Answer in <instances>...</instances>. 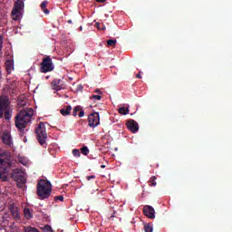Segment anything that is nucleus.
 <instances>
[{"mask_svg":"<svg viewBox=\"0 0 232 232\" xmlns=\"http://www.w3.org/2000/svg\"><path fill=\"white\" fill-rule=\"evenodd\" d=\"M97 28L99 30H102V31L106 30V27L104 25H101V24H97Z\"/></svg>","mask_w":232,"mask_h":232,"instance_id":"72a5a7b5","label":"nucleus"},{"mask_svg":"<svg viewBox=\"0 0 232 232\" xmlns=\"http://www.w3.org/2000/svg\"><path fill=\"white\" fill-rule=\"evenodd\" d=\"M24 232H40L37 228L32 227H25Z\"/></svg>","mask_w":232,"mask_h":232,"instance_id":"5701e85b","label":"nucleus"},{"mask_svg":"<svg viewBox=\"0 0 232 232\" xmlns=\"http://www.w3.org/2000/svg\"><path fill=\"white\" fill-rule=\"evenodd\" d=\"M116 44H117V40H107L108 46L115 47Z\"/></svg>","mask_w":232,"mask_h":232,"instance_id":"a878e982","label":"nucleus"},{"mask_svg":"<svg viewBox=\"0 0 232 232\" xmlns=\"http://www.w3.org/2000/svg\"><path fill=\"white\" fill-rule=\"evenodd\" d=\"M127 129L132 133H137L140 130L139 123L135 120H129L127 121Z\"/></svg>","mask_w":232,"mask_h":232,"instance_id":"9d476101","label":"nucleus"},{"mask_svg":"<svg viewBox=\"0 0 232 232\" xmlns=\"http://www.w3.org/2000/svg\"><path fill=\"white\" fill-rule=\"evenodd\" d=\"M82 111V106L77 105L73 110H72V117H77V113Z\"/></svg>","mask_w":232,"mask_h":232,"instance_id":"b1692460","label":"nucleus"},{"mask_svg":"<svg viewBox=\"0 0 232 232\" xmlns=\"http://www.w3.org/2000/svg\"><path fill=\"white\" fill-rule=\"evenodd\" d=\"M67 23H69L70 24L72 23V20H69V21H67Z\"/></svg>","mask_w":232,"mask_h":232,"instance_id":"79ce46f5","label":"nucleus"},{"mask_svg":"<svg viewBox=\"0 0 232 232\" xmlns=\"http://www.w3.org/2000/svg\"><path fill=\"white\" fill-rule=\"evenodd\" d=\"M27 99L24 96H20L18 99V105L20 108H24L26 106Z\"/></svg>","mask_w":232,"mask_h":232,"instance_id":"2eb2a0df","label":"nucleus"},{"mask_svg":"<svg viewBox=\"0 0 232 232\" xmlns=\"http://www.w3.org/2000/svg\"><path fill=\"white\" fill-rule=\"evenodd\" d=\"M24 215L26 219H30L33 218V214H32L31 210L27 208H25L24 209Z\"/></svg>","mask_w":232,"mask_h":232,"instance_id":"a211bd4d","label":"nucleus"},{"mask_svg":"<svg viewBox=\"0 0 232 232\" xmlns=\"http://www.w3.org/2000/svg\"><path fill=\"white\" fill-rule=\"evenodd\" d=\"M52 193V184L47 179H40L37 184V195L40 199L49 198Z\"/></svg>","mask_w":232,"mask_h":232,"instance_id":"f03ea898","label":"nucleus"},{"mask_svg":"<svg viewBox=\"0 0 232 232\" xmlns=\"http://www.w3.org/2000/svg\"><path fill=\"white\" fill-rule=\"evenodd\" d=\"M2 48H3V37L0 35V55L2 54Z\"/></svg>","mask_w":232,"mask_h":232,"instance_id":"473e14b6","label":"nucleus"},{"mask_svg":"<svg viewBox=\"0 0 232 232\" xmlns=\"http://www.w3.org/2000/svg\"><path fill=\"white\" fill-rule=\"evenodd\" d=\"M20 162L23 163L22 160H21V159H20ZM23 164H24V163H23Z\"/></svg>","mask_w":232,"mask_h":232,"instance_id":"c03bdc74","label":"nucleus"},{"mask_svg":"<svg viewBox=\"0 0 232 232\" xmlns=\"http://www.w3.org/2000/svg\"><path fill=\"white\" fill-rule=\"evenodd\" d=\"M0 80H1V72H0Z\"/></svg>","mask_w":232,"mask_h":232,"instance_id":"a18cd8bd","label":"nucleus"},{"mask_svg":"<svg viewBox=\"0 0 232 232\" xmlns=\"http://www.w3.org/2000/svg\"><path fill=\"white\" fill-rule=\"evenodd\" d=\"M72 155H74V157L79 158V157H81V151L78 149H74L72 150Z\"/></svg>","mask_w":232,"mask_h":232,"instance_id":"c85d7f7f","label":"nucleus"},{"mask_svg":"<svg viewBox=\"0 0 232 232\" xmlns=\"http://www.w3.org/2000/svg\"><path fill=\"white\" fill-rule=\"evenodd\" d=\"M102 99V95H92L90 97V100H96V101H101Z\"/></svg>","mask_w":232,"mask_h":232,"instance_id":"cd10ccee","label":"nucleus"},{"mask_svg":"<svg viewBox=\"0 0 232 232\" xmlns=\"http://www.w3.org/2000/svg\"><path fill=\"white\" fill-rule=\"evenodd\" d=\"M11 177L20 187H23L26 183L25 174L21 169H14L11 172Z\"/></svg>","mask_w":232,"mask_h":232,"instance_id":"39448f33","label":"nucleus"},{"mask_svg":"<svg viewBox=\"0 0 232 232\" xmlns=\"http://www.w3.org/2000/svg\"><path fill=\"white\" fill-rule=\"evenodd\" d=\"M47 4H48V3H47L46 1H44V2H43L42 5H41L42 10H43L44 13L46 14H48L50 13L49 10L46 8Z\"/></svg>","mask_w":232,"mask_h":232,"instance_id":"4be33fe9","label":"nucleus"},{"mask_svg":"<svg viewBox=\"0 0 232 232\" xmlns=\"http://www.w3.org/2000/svg\"><path fill=\"white\" fill-rule=\"evenodd\" d=\"M2 141L8 148H12L13 140H12V136H11V134L9 132H4L3 133V135H2Z\"/></svg>","mask_w":232,"mask_h":232,"instance_id":"f8f14e48","label":"nucleus"},{"mask_svg":"<svg viewBox=\"0 0 232 232\" xmlns=\"http://www.w3.org/2000/svg\"><path fill=\"white\" fill-rule=\"evenodd\" d=\"M94 93H97L98 95H102V92H101L100 89H95Z\"/></svg>","mask_w":232,"mask_h":232,"instance_id":"c9c22d12","label":"nucleus"},{"mask_svg":"<svg viewBox=\"0 0 232 232\" xmlns=\"http://www.w3.org/2000/svg\"><path fill=\"white\" fill-rule=\"evenodd\" d=\"M36 139L41 146H44L47 140V133L44 122L41 121L35 130Z\"/></svg>","mask_w":232,"mask_h":232,"instance_id":"20e7f679","label":"nucleus"},{"mask_svg":"<svg viewBox=\"0 0 232 232\" xmlns=\"http://www.w3.org/2000/svg\"><path fill=\"white\" fill-rule=\"evenodd\" d=\"M118 111L121 115H128L130 113V109L129 107H120Z\"/></svg>","mask_w":232,"mask_h":232,"instance_id":"f3484780","label":"nucleus"},{"mask_svg":"<svg viewBox=\"0 0 232 232\" xmlns=\"http://www.w3.org/2000/svg\"><path fill=\"white\" fill-rule=\"evenodd\" d=\"M10 105V101L7 96L0 97V119L3 118L5 111L8 110Z\"/></svg>","mask_w":232,"mask_h":232,"instance_id":"1a4fd4ad","label":"nucleus"},{"mask_svg":"<svg viewBox=\"0 0 232 232\" xmlns=\"http://www.w3.org/2000/svg\"><path fill=\"white\" fill-rule=\"evenodd\" d=\"M82 27H80V31H82Z\"/></svg>","mask_w":232,"mask_h":232,"instance_id":"37998d69","label":"nucleus"},{"mask_svg":"<svg viewBox=\"0 0 232 232\" xmlns=\"http://www.w3.org/2000/svg\"><path fill=\"white\" fill-rule=\"evenodd\" d=\"M12 162L10 160V154L7 153L6 159L0 158V179L3 182L8 180L9 171L11 170Z\"/></svg>","mask_w":232,"mask_h":232,"instance_id":"7ed1b4c3","label":"nucleus"},{"mask_svg":"<svg viewBox=\"0 0 232 232\" xmlns=\"http://www.w3.org/2000/svg\"><path fill=\"white\" fill-rule=\"evenodd\" d=\"M51 86H52L53 90L59 92L60 90H63V81L55 79L51 83Z\"/></svg>","mask_w":232,"mask_h":232,"instance_id":"ddd939ff","label":"nucleus"},{"mask_svg":"<svg viewBox=\"0 0 232 232\" xmlns=\"http://www.w3.org/2000/svg\"><path fill=\"white\" fill-rule=\"evenodd\" d=\"M44 231H46V232H53L52 227L49 226V225H46L44 227Z\"/></svg>","mask_w":232,"mask_h":232,"instance_id":"7c9ffc66","label":"nucleus"},{"mask_svg":"<svg viewBox=\"0 0 232 232\" xmlns=\"http://www.w3.org/2000/svg\"><path fill=\"white\" fill-rule=\"evenodd\" d=\"M114 218H115V216H114V215H111V216L109 218V219H110V220H113Z\"/></svg>","mask_w":232,"mask_h":232,"instance_id":"58836bf2","label":"nucleus"},{"mask_svg":"<svg viewBox=\"0 0 232 232\" xmlns=\"http://www.w3.org/2000/svg\"><path fill=\"white\" fill-rule=\"evenodd\" d=\"M82 155L87 156L90 153V150L87 146H83L80 149Z\"/></svg>","mask_w":232,"mask_h":232,"instance_id":"aec40b11","label":"nucleus"},{"mask_svg":"<svg viewBox=\"0 0 232 232\" xmlns=\"http://www.w3.org/2000/svg\"><path fill=\"white\" fill-rule=\"evenodd\" d=\"M96 178V176H87L86 177V179L87 180H91V179H95Z\"/></svg>","mask_w":232,"mask_h":232,"instance_id":"e433bc0d","label":"nucleus"},{"mask_svg":"<svg viewBox=\"0 0 232 232\" xmlns=\"http://www.w3.org/2000/svg\"><path fill=\"white\" fill-rule=\"evenodd\" d=\"M34 111L33 108H29L28 110H23L17 113L14 119V123L16 128L24 132V130L31 124V120L34 116Z\"/></svg>","mask_w":232,"mask_h":232,"instance_id":"f257e3e1","label":"nucleus"},{"mask_svg":"<svg viewBox=\"0 0 232 232\" xmlns=\"http://www.w3.org/2000/svg\"><path fill=\"white\" fill-rule=\"evenodd\" d=\"M83 87L82 85H77L76 87V92H82Z\"/></svg>","mask_w":232,"mask_h":232,"instance_id":"2f4dec72","label":"nucleus"},{"mask_svg":"<svg viewBox=\"0 0 232 232\" xmlns=\"http://www.w3.org/2000/svg\"><path fill=\"white\" fill-rule=\"evenodd\" d=\"M106 165H101V169H105Z\"/></svg>","mask_w":232,"mask_h":232,"instance_id":"a19ab883","label":"nucleus"},{"mask_svg":"<svg viewBox=\"0 0 232 232\" xmlns=\"http://www.w3.org/2000/svg\"><path fill=\"white\" fill-rule=\"evenodd\" d=\"M54 69V65L53 63V60L50 56L45 57L41 63V72L42 73H48V72H52Z\"/></svg>","mask_w":232,"mask_h":232,"instance_id":"0eeeda50","label":"nucleus"},{"mask_svg":"<svg viewBox=\"0 0 232 232\" xmlns=\"http://www.w3.org/2000/svg\"><path fill=\"white\" fill-rule=\"evenodd\" d=\"M143 214L150 219L155 218V208L151 206L146 205L143 207Z\"/></svg>","mask_w":232,"mask_h":232,"instance_id":"9b49d317","label":"nucleus"},{"mask_svg":"<svg viewBox=\"0 0 232 232\" xmlns=\"http://www.w3.org/2000/svg\"><path fill=\"white\" fill-rule=\"evenodd\" d=\"M5 68H6L7 73H11L12 70L14 69L13 62L10 60H7L5 62Z\"/></svg>","mask_w":232,"mask_h":232,"instance_id":"dca6fc26","label":"nucleus"},{"mask_svg":"<svg viewBox=\"0 0 232 232\" xmlns=\"http://www.w3.org/2000/svg\"><path fill=\"white\" fill-rule=\"evenodd\" d=\"M24 2L22 0H17L11 13V15L14 21L20 20L22 16V11L24 10Z\"/></svg>","mask_w":232,"mask_h":232,"instance_id":"423d86ee","label":"nucleus"},{"mask_svg":"<svg viewBox=\"0 0 232 232\" xmlns=\"http://www.w3.org/2000/svg\"><path fill=\"white\" fill-rule=\"evenodd\" d=\"M4 111H5V120L9 121L11 119V114L9 112V110L7 109V110H5Z\"/></svg>","mask_w":232,"mask_h":232,"instance_id":"bb28decb","label":"nucleus"},{"mask_svg":"<svg viewBox=\"0 0 232 232\" xmlns=\"http://www.w3.org/2000/svg\"><path fill=\"white\" fill-rule=\"evenodd\" d=\"M144 231L145 232H153V227H151V225H150V224H146L144 226Z\"/></svg>","mask_w":232,"mask_h":232,"instance_id":"393cba45","label":"nucleus"},{"mask_svg":"<svg viewBox=\"0 0 232 232\" xmlns=\"http://www.w3.org/2000/svg\"><path fill=\"white\" fill-rule=\"evenodd\" d=\"M106 0H96L97 3H104Z\"/></svg>","mask_w":232,"mask_h":232,"instance_id":"ea45409f","label":"nucleus"},{"mask_svg":"<svg viewBox=\"0 0 232 232\" xmlns=\"http://www.w3.org/2000/svg\"><path fill=\"white\" fill-rule=\"evenodd\" d=\"M136 78H137V79H142V76H141L140 73H139V74L136 75Z\"/></svg>","mask_w":232,"mask_h":232,"instance_id":"4c0bfd02","label":"nucleus"},{"mask_svg":"<svg viewBox=\"0 0 232 232\" xmlns=\"http://www.w3.org/2000/svg\"><path fill=\"white\" fill-rule=\"evenodd\" d=\"M71 112H72L71 105H68L67 107L62 108L60 110V114H62V116H63V117L69 116L71 114Z\"/></svg>","mask_w":232,"mask_h":232,"instance_id":"4468645a","label":"nucleus"},{"mask_svg":"<svg viewBox=\"0 0 232 232\" xmlns=\"http://www.w3.org/2000/svg\"><path fill=\"white\" fill-rule=\"evenodd\" d=\"M12 216L16 219L19 220L20 219V213L17 209H13L11 211Z\"/></svg>","mask_w":232,"mask_h":232,"instance_id":"412c9836","label":"nucleus"},{"mask_svg":"<svg viewBox=\"0 0 232 232\" xmlns=\"http://www.w3.org/2000/svg\"><path fill=\"white\" fill-rule=\"evenodd\" d=\"M100 125V114L99 112H92L88 115V126L90 128H96Z\"/></svg>","mask_w":232,"mask_h":232,"instance_id":"6e6552de","label":"nucleus"},{"mask_svg":"<svg viewBox=\"0 0 232 232\" xmlns=\"http://www.w3.org/2000/svg\"><path fill=\"white\" fill-rule=\"evenodd\" d=\"M55 200H60V201H63L64 198L63 196H58L54 198Z\"/></svg>","mask_w":232,"mask_h":232,"instance_id":"f704fd0d","label":"nucleus"},{"mask_svg":"<svg viewBox=\"0 0 232 232\" xmlns=\"http://www.w3.org/2000/svg\"><path fill=\"white\" fill-rule=\"evenodd\" d=\"M78 117L79 118L84 117V111L82 108H81V110L79 111Z\"/></svg>","mask_w":232,"mask_h":232,"instance_id":"c756f323","label":"nucleus"},{"mask_svg":"<svg viewBox=\"0 0 232 232\" xmlns=\"http://www.w3.org/2000/svg\"><path fill=\"white\" fill-rule=\"evenodd\" d=\"M156 180H157V178H156L155 176H152V177L150 178V179L149 180V186H150V187H155V186H157Z\"/></svg>","mask_w":232,"mask_h":232,"instance_id":"6ab92c4d","label":"nucleus"}]
</instances>
